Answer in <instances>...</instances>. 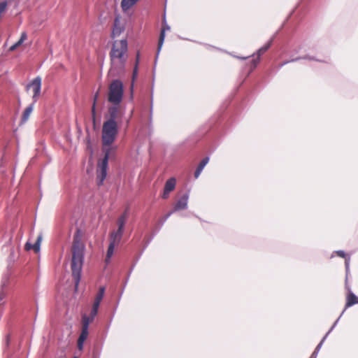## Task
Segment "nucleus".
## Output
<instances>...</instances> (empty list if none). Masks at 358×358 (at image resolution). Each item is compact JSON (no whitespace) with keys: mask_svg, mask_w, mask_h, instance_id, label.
<instances>
[{"mask_svg":"<svg viewBox=\"0 0 358 358\" xmlns=\"http://www.w3.org/2000/svg\"><path fill=\"white\" fill-rule=\"evenodd\" d=\"M169 29H170V27L167 24L163 25L161 32H160L159 41H158L157 54L159 53V52L160 51V50L163 45L164 38H165V31L166 30H169Z\"/></svg>","mask_w":358,"mask_h":358,"instance_id":"f3484780","label":"nucleus"},{"mask_svg":"<svg viewBox=\"0 0 358 358\" xmlns=\"http://www.w3.org/2000/svg\"><path fill=\"white\" fill-rule=\"evenodd\" d=\"M139 0H122L121 7L124 12L133 7Z\"/></svg>","mask_w":358,"mask_h":358,"instance_id":"a211bd4d","label":"nucleus"},{"mask_svg":"<svg viewBox=\"0 0 358 358\" xmlns=\"http://www.w3.org/2000/svg\"><path fill=\"white\" fill-rule=\"evenodd\" d=\"M7 2L3 1L0 3V14H2L6 9Z\"/></svg>","mask_w":358,"mask_h":358,"instance_id":"4be33fe9","label":"nucleus"},{"mask_svg":"<svg viewBox=\"0 0 358 358\" xmlns=\"http://www.w3.org/2000/svg\"><path fill=\"white\" fill-rule=\"evenodd\" d=\"M128 217V210H126L117 219V224L118 229L124 230V227Z\"/></svg>","mask_w":358,"mask_h":358,"instance_id":"6ab92c4d","label":"nucleus"},{"mask_svg":"<svg viewBox=\"0 0 358 358\" xmlns=\"http://www.w3.org/2000/svg\"><path fill=\"white\" fill-rule=\"evenodd\" d=\"M74 358H76V357H74Z\"/></svg>","mask_w":358,"mask_h":358,"instance_id":"72a5a7b5","label":"nucleus"},{"mask_svg":"<svg viewBox=\"0 0 358 358\" xmlns=\"http://www.w3.org/2000/svg\"><path fill=\"white\" fill-rule=\"evenodd\" d=\"M273 38H272L266 45H264L263 47H262L261 48H259L257 50V57L256 59L252 60L254 67H256L257 64L259 63V59H260V56L262 55H263L264 53H265L269 49V48L271 47V45L273 43Z\"/></svg>","mask_w":358,"mask_h":358,"instance_id":"ddd939ff","label":"nucleus"},{"mask_svg":"<svg viewBox=\"0 0 358 358\" xmlns=\"http://www.w3.org/2000/svg\"><path fill=\"white\" fill-rule=\"evenodd\" d=\"M94 317H92V315H87L86 314L83 315L82 316V330L81 333L78 339V348L79 350H82L83 348V343L87 339L88 336V327L91 322H93Z\"/></svg>","mask_w":358,"mask_h":358,"instance_id":"0eeeda50","label":"nucleus"},{"mask_svg":"<svg viewBox=\"0 0 358 358\" xmlns=\"http://www.w3.org/2000/svg\"><path fill=\"white\" fill-rule=\"evenodd\" d=\"M287 62H284V63L281 64H280V66H282L283 65H285V64H287Z\"/></svg>","mask_w":358,"mask_h":358,"instance_id":"2f4dec72","label":"nucleus"},{"mask_svg":"<svg viewBox=\"0 0 358 358\" xmlns=\"http://www.w3.org/2000/svg\"><path fill=\"white\" fill-rule=\"evenodd\" d=\"M29 87L32 88L34 92L33 99L34 103L36 102L38 97L40 95L41 88V79L39 77L34 78L31 83V84L29 85Z\"/></svg>","mask_w":358,"mask_h":358,"instance_id":"9d476101","label":"nucleus"},{"mask_svg":"<svg viewBox=\"0 0 358 358\" xmlns=\"http://www.w3.org/2000/svg\"><path fill=\"white\" fill-rule=\"evenodd\" d=\"M105 293V287H100L98 293L96 294L94 301L92 305V308L90 313V315L92 317H95L98 313V309L101 301H102Z\"/></svg>","mask_w":358,"mask_h":358,"instance_id":"1a4fd4ad","label":"nucleus"},{"mask_svg":"<svg viewBox=\"0 0 358 358\" xmlns=\"http://www.w3.org/2000/svg\"><path fill=\"white\" fill-rule=\"evenodd\" d=\"M122 116L123 113L120 107L117 105L113 106L108 108V118L105 122H111L112 123H116L117 125H120Z\"/></svg>","mask_w":358,"mask_h":358,"instance_id":"6e6552de","label":"nucleus"},{"mask_svg":"<svg viewBox=\"0 0 358 358\" xmlns=\"http://www.w3.org/2000/svg\"><path fill=\"white\" fill-rule=\"evenodd\" d=\"M123 233L124 230L120 229H117V230L110 232L109 235L110 243L107 250L106 257L105 259L106 264H108L110 262V258L113 255L115 248L120 243Z\"/></svg>","mask_w":358,"mask_h":358,"instance_id":"39448f33","label":"nucleus"},{"mask_svg":"<svg viewBox=\"0 0 358 358\" xmlns=\"http://www.w3.org/2000/svg\"><path fill=\"white\" fill-rule=\"evenodd\" d=\"M136 69H135L134 71V77L136 76Z\"/></svg>","mask_w":358,"mask_h":358,"instance_id":"7c9ffc66","label":"nucleus"},{"mask_svg":"<svg viewBox=\"0 0 358 358\" xmlns=\"http://www.w3.org/2000/svg\"><path fill=\"white\" fill-rule=\"evenodd\" d=\"M95 103H96V101L94 100L92 108V119H93L94 122L95 121V117H96Z\"/></svg>","mask_w":358,"mask_h":358,"instance_id":"5701e85b","label":"nucleus"},{"mask_svg":"<svg viewBox=\"0 0 358 358\" xmlns=\"http://www.w3.org/2000/svg\"><path fill=\"white\" fill-rule=\"evenodd\" d=\"M94 317H92V315H87L86 314L83 315L82 316V330L81 333L78 339V348L79 350H82L83 348V343L87 339L88 336V327L91 322H93Z\"/></svg>","mask_w":358,"mask_h":358,"instance_id":"423d86ee","label":"nucleus"},{"mask_svg":"<svg viewBox=\"0 0 358 358\" xmlns=\"http://www.w3.org/2000/svg\"><path fill=\"white\" fill-rule=\"evenodd\" d=\"M41 241H42V236L39 235L38 236L37 240L35 242V243L33 244V250L36 253L38 252L40 250V245H41Z\"/></svg>","mask_w":358,"mask_h":358,"instance_id":"aec40b11","label":"nucleus"},{"mask_svg":"<svg viewBox=\"0 0 358 358\" xmlns=\"http://www.w3.org/2000/svg\"><path fill=\"white\" fill-rule=\"evenodd\" d=\"M34 103H33L25 108L22 115L20 124H24L29 119V117L34 110Z\"/></svg>","mask_w":358,"mask_h":358,"instance_id":"dca6fc26","label":"nucleus"},{"mask_svg":"<svg viewBox=\"0 0 358 358\" xmlns=\"http://www.w3.org/2000/svg\"><path fill=\"white\" fill-rule=\"evenodd\" d=\"M176 185V180L174 178H171L166 182L162 194L163 199H166L169 197V193L175 189Z\"/></svg>","mask_w":358,"mask_h":358,"instance_id":"9b49d317","label":"nucleus"},{"mask_svg":"<svg viewBox=\"0 0 358 358\" xmlns=\"http://www.w3.org/2000/svg\"><path fill=\"white\" fill-rule=\"evenodd\" d=\"M206 165H204L203 164H202L201 162L199 163V166H198V168L199 169H203V168L205 167Z\"/></svg>","mask_w":358,"mask_h":358,"instance_id":"c85d7f7f","label":"nucleus"},{"mask_svg":"<svg viewBox=\"0 0 358 358\" xmlns=\"http://www.w3.org/2000/svg\"><path fill=\"white\" fill-rule=\"evenodd\" d=\"M119 126L111 122H104L102 126L101 140L103 147H110L115 141L119 131ZM105 155L99 164L97 169V184L101 185L107 175L108 161L111 148H103Z\"/></svg>","mask_w":358,"mask_h":358,"instance_id":"f257e3e1","label":"nucleus"},{"mask_svg":"<svg viewBox=\"0 0 358 358\" xmlns=\"http://www.w3.org/2000/svg\"><path fill=\"white\" fill-rule=\"evenodd\" d=\"M127 52L126 40L115 41L110 52V73H119L124 68Z\"/></svg>","mask_w":358,"mask_h":358,"instance_id":"7ed1b4c3","label":"nucleus"},{"mask_svg":"<svg viewBox=\"0 0 358 358\" xmlns=\"http://www.w3.org/2000/svg\"><path fill=\"white\" fill-rule=\"evenodd\" d=\"M17 48V45H16V44L15 43L14 45H13L10 48V50L13 51V50H15Z\"/></svg>","mask_w":358,"mask_h":358,"instance_id":"c756f323","label":"nucleus"},{"mask_svg":"<svg viewBox=\"0 0 358 358\" xmlns=\"http://www.w3.org/2000/svg\"><path fill=\"white\" fill-rule=\"evenodd\" d=\"M345 287L346 289L349 291L346 296L345 303V308H348L353 305L358 303V297L350 291V287L347 285V280L345 281Z\"/></svg>","mask_w":358,"mask_h":358,"instance_id":"f8f14e48","label":"nucleus"},{"mask_svg":"<svg viewBox=\"0 0 358 358\" xmlns=\"http://www.w3.org/2000/svg\"><path fill=\"white\" fill-rule=\"evenodd\" d=\"M337 255L341 257H345V254L343 251L342 250H339V251H337Z\"/></svg>","mask_w":358,"mask_h":358,"instance_id":"bb28decb","label":"nucleus"},{"mask_svg":"<svg viewBox=\"0 0 358 358\" xmlns=\"http://www.w3.org/2000/svg\"><path fill=\"white\" fill-rule=\"evenodd\" d=\"M2 14H0V21L1 20Z\"/></svg>","mask_w":358,"mask_h":358,"instance_id":"473e14b6","label":"nucleus"},{"mask_svg":"<svg viewBox=\"0 0 358 358\" xmlns=\"http://www.w3.org/2000/svg\"><path fill=\"white\" fill-rule=\"evenodd\" d=\"M85 245L81 241V236L78 230L73 236L71 247V271L72 276L75 282V288L78 289L80 280L82 266L83 264Z\"/></svg>","mask_w":358,"mask_h":358,"instance_id":"f03ea898","label":"nucleus"},{"mask_svg":"<svg viewBox=\"0 0 358 358\" xmlns=\"http://www.w3.org/2000/svg\"><path fill=\"white\" fill-rule=\"evenodd\" d=\"M188 196L184 194L180 199L177 201L174 206V210H184L187 206Z\"/></svg>","mask_w":358,"mask_h":358,"instance_id":"2eb2a0df","label":"nucleus"},{"mask_svg":"<svg viewBox=\"0 0 358 358\" xmlns=\"http://www.w3.org/2000/svg\"><path fill=\"white\" fill-rule=\"evenodd\" d=\"M24 249L27 251L30 250H33V245L31 244L30 243L27 242L25 245H24Z\"/></svg>","mask_w":358,"mask_h":358,"instance_id":"b1692460","label":"nucleus"},{"mask_svg":"<svg viewBox=\"0 0 358 358\" xmlns=\"http://www.w3.org/2000/svg\"><path fill=\"white\" fill-rule=\"evenodd\" d=\"M124 28L121 26L119 17H115L114 20V25L111 34L112 38H115L120 35L123 31Z\"/></svg>","mask_w":358,"mask_h":358,"instance_id":"4468645a","label":"nucleus"},{"mask_svg":"<svg viewBox=\"0 0 358 358\" xmlns=\"http://www.w3.org/2000/svg\"><path fill=\"white\" fill-rule=\"evenodd\" d=\"M203 171L202 169H199L197 167V168H196V171H195V172H194V177H195L196 178H197L200 176V174H201V171Z\"/></svg>","mask_w":358,"mask_h":358,"instance_id":"393cba45","label":"nucleus"},{"mask_svg":"<svg viewBox=\"0 0 358 358\" xmlns=\"http://www.w3.org/2000/svg\"><path fill=\"white\" fill-rule=\"evenodd\" d=\"M123 84L119 80H113L108 87V100L115 105H118L123 96Z\"/></svg>","mask_w":358,"mask_h":358,"instance_id":"20e7f679","label":"nucleus"},{"mask_svg":"<svg viewBox=\"0 0 358 358\" xmlns=\"http://www.w3.org/2000/svg\"><path fill=\"white\" fill-rule=\"evenodd\" d=\"M27 34L25 32L22 33L20 38L17 43H15L16 45L19 47L27 39Z\"/></svg>","mask_w":358,"mask_h":358,"instance_id":"412c9836","label":"nucleus"},{"mask_svg":"<svg viewBox=\"0 0 358 358\" xmlns=\"http://www.w3.org/2000/svg\"><path fill=\"white\" fill-rule=\"evenodd\" d=\"M203 171L202 169H199L197 167V168H196V171H195V172H194V177H195L196 178H197L200 176V174H201V171Z\"/></svg>","mask_w":358,"mask_h":358,"instance_id":"a878e982","label":"nucleus"},{"mask_svg":"<svg viewBox=\"0 0 358 358\" xmlns=\"http://www.w3.org/2000/svg\"><path fill=\"white\" fill-rule=\"evenodd\" d=\"M208 161H209V158H208V157H205V158H203V159L201 161V162L202 164H203L204 165H206V164H208Z\"/></svg>","mask_w":358,"mask_h":358,"instance_id":"cd10ccee","label":"nucleus"}]
</instances>
